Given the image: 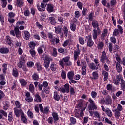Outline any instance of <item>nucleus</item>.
<instances>
[{"mask_svg":"<svg viewBox=\"0 0 125 125\" xmlns=\"http://www.w3.org/2000/svg\"><path fill=\"white\" fill-rule=\"evenodd\" d=\"M20 25H25V22L23 21H18L16 23V25L14 27V30L10 31V35L13 37H15L16 36L17 38L20 39V37H21V32L19 31V26H20Z\"/></svg>","mask_w":125,"mask_h":125,"instance_id":"1","label":"nucleus"},{"mask_svg":"<svg viewBox=\"0 0 125 125\" xmlns=\"http://www.w3.org/2000/svg\"><path fill=\"white\" fill-rule=\"evenodd\" d=\"M59 64L64 69L65 66H72V62L70 61V57H65L59 61Z\"/></svg>","mask_w":125,"mask_h":125,"instance_id":"2","label":"nucleus"},{"mask_svg":"<svg viewBox=\"0 0 125 125\" xmlns=\"http://www.w3.org/2000/svg\"><path fill=\"white\" fill-rule=\"evenodd\" d=\"M48 37L52 43H54V42H56V44L59 43V42L60 41L59 40V38L54 36L52 33L49 32L48 33Z\"/></svg>","mask_w":125,"mask_h":125,"instance_id":"3","label":"nucleus"},{"mask_svg":"<svg viewBox=\"0 0 125 125\" xmlns=\"http://www.w3.org/2000/svg\"><path fill=\"white\" fill-rule=\"evenodd\" d=\"M124 79H123V75L119 74L116 76V78L113 79V83L115 85L120 84V82H122Z\"/></svg>","mask_w":125,"mask_h":125,"instance_id":"4","label":"nucleus"},{"mask_svg":"<svg viewBox=\"0 0 125 125\" xmlns=\"http://www.w3.org/2000/svg\"><path fill=\"white\" fill-rule=\"evenodd\" d=\"M39 107L40 108L41 113H43V114H47L48 113H49V107L46 106L43 109V106H42V104H39Z\"/></svg>","mask_w":125,"mask_h":125,"instance_id":"5","label":"nucleus"},{"mask_svg":"<svg viewBox=\"0 0 125 125\" xmlns=\"http://www.w3.org/2000/svg\"><path fill=\"white\" fill-rule=\"evenodd\" d=\"M55 32L56 34L60 35L61 38L64 37V33H63V29L60 27H55Z\"/></svg>","mask_w":125,"mask_h":125,"instance_id":"6","label":"nucleus"},{"mask_svg":"<svg viewBox=\"0 0 125 125\" xmlns=\"http://www.w3.org/2000/svg\"><path fill=\"white\" fill-rule=\"evenodd\" d=\"M37 9L39 11L42 12L45 11V7H46V4L44 3H41V6L40 4H37Z\"/></svg>","mask_w":125,"mask_h":125,"instance_id":"7","label":"nucleus"},{"mask_svg":"<svg viewBox=\"0 0 125 125\" xmlns=\"http://www.w3.org/2000/svg\"><path fill=\"white\" fill-rule=\"evenodd\" d=\"M86 41L87 42V45L89 47H91L94 44V42L91 39V35L86 36Z\"/></svg>","mask_w":125,"mask_h":125,"instance_id":"8","label":"nucleus"},{"mask_svg":"<svg viewBox=\"0 0 125 125\" xmlns=\"http://www.w3.org/2000/svg\"><path fill=\"white\" fill-rule=\"evenodd\" d=\"M64 87H62V89L63 90V92L62 91V93H66V92L67 93H69V92H70V85L68 83L65 84L64 85Z\"/></svg>","mask_w":125,"mask_h":125,"instance_id":"9","label":"nucleus"},{"mask_svg":"<svg viewBox=\"0 0 125 125\" xmlns=\"http://www.w3.org/2000/svg\"><path fill=\"white\" fill-rule=\"evenodd\" d=\"M25 100L26 101H27V102H32L33 101V97L31 96V94H30V92H27L25 93Z\"/></svg>","mask_w":125,"mask_h":125,"instance_id":"10","label":"nucleus"},{"mask_svg":"<svg viewBox=\"0 0 125 125\" xmlns=\"http://www.w3.org/2000/svg\"><path fill=\"white\" fill-rule=\"evenodd\" d=\"M70 28L72 32H75L76 31L77 25H76V23H75V21H71Z\"/></svg>","mask_w":125,"mask_h":125,"instance_id":"11","label":"nucleus"},{"mask_svg":"<svg viewBox=\"0 0 125 125\" xmlns=\"http://www.w3.org/2000/svg\"><path fill=\"white\" fill-rule=\"evenodd\" d=\"M107 57V55L106 54V52L103 51L102 52V55L101 56V61L102 62L104 63L106 61V58Z\"/></svg>","mask_w":125,"mask_h":125,"instance_id":"12","label":"nucleus"},{"mask_svg":"<svg viewBox=\"0 0 125 125\" xmlns=\"http://www.w3.org/2000/svg\"><path fill=\"white\" fill-rule=\"evenodd\" d=\"M43 59L45 62H50L52 61L53 59L49 56L46 55V54L43 55Z\"/></svg>","mask_w":125,"mask_h":125,"instance_id":"13","label":"nucleus"},{"mask_svg":"<svg viewBox=\"0 0 125 125\" xmlns=\"http://www.w3.org/2000/svg\"><path fill=\"white\" fill-rule=\"evenodd\" d=\"M88 108L90 114H92V112L91 111L96 110L97 109V106H96L95 104H94L89 105Z\"/></svg>","mask_w":125,"mask_h":125,"instance_id":"14","label":"nucleus"},{"mask_svg":"<svg viewBox=\"0 0 125 125\" xmlns=\"http://www.w3.org/2000/svg\"><path fill=\"white\" fill-rule=\"evenodd\" d=\"M113 112H114V115L115 118L116 120H118V119H120V117H121V112L120 111H119L117 108L113 110Z\"/></svg>","mask_w":125,"mask_h":125,"instance_id":"15","label":"nucleus"},{"mask_svg":"<svg viewBox=\"0 0 125 125\" xmlns=\"http://www.w3.org/2000/svg\"><path fill=\"white\" fill-rule=\"evenodd\" d=\"M47 10L48 12H53L54 11V7H53V5L48 4L47 5Z\"/></svg>","mask_w":125,"mask_h":125,"instance_id":"16","label":"nucleus"},{"mask_svg":"<svg viewBox=\"0 0 125 125\" xmlns=\"http://www.w3.org/2000/svg\"><path fill=\"white\" fill-rule=\"evenodd\" d=\"M6 42L9 46H13V44L12 43V41H11V38H10V37L6 36Z\"/></svg>","mask_w":125,"mask_h":125,"instance_id":"17","label":"nucleus"},{"mask_svg":"<svg viewBox=\"0 0 125 125\" xmlns=\"http://www.w3.org/2000/svg\"><path fill=\"white\" fill-rule=\"evenodd\" d=\"M14 113L16 117H19L20 116V113H21L22 114L24 112L22 111V109L18 110L17 108H14Z\"/></svg>","mask_w":125,"mask_h":125,"instance_id":"18","label":"nucleus"},{"mask_svg":"<svg viewBox=\"0 0 125 125\" xmlns=\"http://www.w3.org/2000/svg\"><path fill=\"white\" fill-rule=\"evenodd\" d=\"M107 35H108V30L107 29L104 30L101 36V39L102 40H104V39H105V37H107Z\"/></svg>","mask_w":125,"mask_h":125,"instance_id":"19","label":"nucleus"},{"mask_svg":"<svg viewBox=\"0 0 125 125\" xmlns=\"http://www.w3.org/2000/svg\"><path fill=\"white\" fill-rule=\"evenodd\" d=\"M75 76V72L74 71H69L67 73V78L69 80H73Z\"/></svg>","mask_w":125,"mask_h":125,"instance_id":"20","label":"nucleus"},{"mask_svg":"<svg viewBox=\"0 0 125 125\" xmlns=\"http://www.w3.org/2000/svg\"><path fill=\"white\" fill-rule=\"evenodd\" d=\"M105 105H111L112 104V98L110 97H107L105 100Z\"/></svg>","mask_w":125,"mask_h":125,"instance_id":"21","label":"nucleus"},{"mask_svg":"<svg viewBox=\"0 0 125 125\" xmlns=\"http://www.w3.org/2000/svg\"><path fill=\"white\" fill-rule=\"evenodd\" d=\"M81 54V52L80 51V48H78V50L74 51V60H77L79 58V55Z\"/></svg>","mask_w":125,"mask_h":125,"instance_id":"22","label":"nucleus"},{"mask_svg":"<svg viewBox=\"0 0 125 125\" xmlns=\"http://www.w3.org/2000/svg\"><path fill=\"white\" fill-rule=\"evenodd\" d=\"M17 5L19 7H22L24 5V0H16Z\"/></svg>","mask_w":125,"mask_h":125,"instance_id":"23","label":"nucleus"},{"mask_svg":"<svg viewBox=\"0 0 125 125\" xmlns=\"http://www.w3.org/2000/svg\"><path fill=\"white\" fill-rule=\"evenodd\" d=\"M0 52L3 54H7L9 52V49L8 48H1L0 49Z\"/></svg>","mask_w":125,"mask_h":125,"instance_id":"24","label":"nucleus"},{"mask_svg":"<svg viewBox=\"0 0 125 125\" xmlns=\"http://www.w3.org/2000/svg\"><path fill=\"white\" fill-rule=\"evenodd\" d=\"M54 99L56 100V101H59L60 100V96L58 94V92L57 91H55L54 92Z\"/></svg>","mask_w":125,"mask_h":125,"instance_id":"25","label":"nucleus"},{"mask_svg":"<svg viewBox=\"0 0 125 125\" xmlns=\"http://www.w3.org/2000/svg\"><path fill=\"white\" fill-rule=\"evenodd\" d=\"M96 43L97 45V48L98 49H102L104 46V43L102 42H98L97 41L96 42Z\"/></svg>","mask_w":125,"mask_h":125,"instance_id":"26","label":"nucleus"},{"mask_svg":"<svg viewBox=\"0 0 125 125\" xmlns=\"http://www.w3.org/2000/svg\"><path fill=\"white\" fill-rule=\"evenodd\" d=\"M102 74L104 76V81H106L108 80L109 73L105 71H103Z\"/></svg>","mask_w":125,"mask_h":125,"instance_id":"27","label":"nucleus"},{"mask_svg":"<svg viewBox=\"0 0 125 125\" xmlns=\"http://www.w3.org/2000/svg\"><path fill=\"white\" fill-rule=\"evenodd\" d=\"M116 70L117 73H122V66H121V64L120 63H116Z\"/></svg>","mask_w":125,"mask_h":125,"instance_id":"28","label":"nucleus"},{"mask_svg":"<svg viewBox=\"0 0 125 125\" xmlns=\"http://www.w3.org/2000/svg\"><path fill=\"white\" fill-rule=\"evenodd\" d=\"M50 69L53 72L56 71V69H57V65L53 62L51 63Z\"/></svg>","mask_w":125,"mask_h":125,"instance_id":"29","label":"nucleus"},{"mask_svg":"<svg viewBox=\"0 0 125 125\" xmlns=\"http://www.w3.org/2000/svg\"><path fill=\"white\" fill-rule=\"evenodd\" d=\"M52 117L55 122H57V121L59 120V118H58V114L56 112L52 113Z\"/></svg>","mask_w":125,"mask_h":125,"instance_id":"30","label":"nucleus"},{"mask_svg":"<svg viewBox=\"0 0 125 125\" xmlns=\"http://www.w3.org/2000/svg\"><path fill=\"white\" fill-rule=\"evenodd\" d=\"M19 81H20V83L21 84L22 86H25L27 85V81L26 80H25V79H19Z\"/></svg>","mask_w":125,"mask_h":125,"instance_id":"31","label":"nucleus"},{"mask_svg":"<svg viewBox=\"0 0 125 125\" xmlns=\"http://www.w3.org/2000/svg\"><path fill=\"white\" fill-rule=\"evenodd\" d=\"M107 116L109 118H111L113 117V112H112V110L110 109L109 108H107V111L106 112Z\"/></svg>","mask_w":125,"mask_h":125,"instance_id":"32","label":"nucleus"},{"mask_svg":"<svg viewBox=\"0 0 125 125\" xmlns=\"http://www.w3.org/2000/svg\"><path fill=\"white\" fill-rule=\"evenodd\" d=\"M49 21L52 25H55L56 23V20H55V18L53 17H50L49 18Z\"/></svg>","mask_w":125,"mask_h":125,"instance_id":"33","label":"nucleus"},{"mask_svg":"<svg viewBox=\"0 0 125 125\" xmlns=\"http://www.w3.org/2000/svg\"><path fill=\"white\" fill-rule=\"evenodd\" d=\"M120 85H121L122 90H123V91H125V80H123L122 81H121Z\"/></svg>","mask_w":125,"mask_h":125,"instance_id":"34","label":"nucleus"},{"mask_svg":"<svg viewBox=\"0 0 125 125\" xmlns=\"http://www.w3.org/2000/svg\"><path fill=\"white\" fill-rule=\"evenodd\" d=\"M24 38L25 40H29L30 39V33L28 31H24Z\"/></svg>","mask_w":125,"mask_h":125,"instance_id":"35","label":"nucleus"},{"mask_svg":"<svg viewBox=\"0 0 125 125\" xmlns=\"http://www.w3.org/2000/svg\"><path fill=\"white\" fill-rule=\"evenodd\" d=\"M92 26L93 27V28H94V29H96V28H97V27H98L99 25H98V22L97 21L94 20L92 21Z\"/></svg>","mask_w":125,"mask_h":125,"instance_id":"36","label":"nucleus"},{"mask_svg":"<svg viewBox=\"0 0 125 125\" xmlns=\"http://www.w3.org/2000/svg\"><path fill=\"white\" fill-rule=\"evenodd\" d=\"M34 100L36 102H42V98L39 95H36Z\"/></svg>","mask_w":125,"mask_h":125,"instance_id":"37","label":"nucleus"},{"mask_svg":"<svg viewBox=\"0 0 125 125\" xmlns=\"http://www.w3.org/2000/svg\"><path fill=\"white\" fill-rule=\"evenodd\" d=\"M35 66L37 69V71H42V65L41 64H40V62H37L35 64Z\"/></svg>","mask_w":125,"mask_h":125,"instance_id":"38","label":"nucleus"},{"mask_svg":"<svg viewBox=\"0 0 125 125\" xmlns=\"http://www.w3.org/2000/svg\"><path fill=\"white\" fill-rule=\"evenodd\" d=\"M92 79H94V80H97L98 79V73L96 71L93 72L92 73Z\"/></svg>","mask_w":125,"mask_h":125,"instance_id":"39","label":"nucleus"},{"mask_svg":"<svg viewBox=\"0 0 125 125\" xmlns=\"http://www.w3.org/2000/svg\"><path fill=\"white\" fill-rule=\"evenodd\" d=\"M89 67L92 70H97V69H98V67L97 66V65L95 66V64L93 63H90Z\"/></svg>","mask_w":125,"mask_h":125,"instance_id":"40","label":"nucleus"},{"mask_svg":"<svg viewBox=\"0 0 125 125\" xmlns=\"http://www.w3.org/2000/svg\"><path fill=\"white\" fill-rule=\"evenodd\" d=\"M12 75L15 77V78H17L18 77L19 74H18V71H17V69L13 68V72H12Z\"/></svg>","mask_w":125,"mask_h":125,"instance_id":"41","label":"nucleus"},{"mask_svg":"<svg viewBox=\"0 0 125 125\" xmlns=\"http://www.w3.org/2000/svg\"><path fill=\"white\" fill-rule=\"evenodd\" d=\"M29 46L30 48H31V49H34V48H35V46H36V43L34 42H30L29 43Z\"/></svg>","mask_w":125,"mask_h":125,"instance_id":"42","label":"nucleus"},{"mask_svg":"<svg viewBox=\"0 0 125 125\" xmlns=\"http://www.w3.org/2000/svg\"><path fill=\"white\" fill-rule=\"evenodd\" d=\"M2 5V7H6L7 5V0H0Z\"/></svg>","mask_w":125,"mask_h":125,"instance_id":"43","label":"nucleus"},{"mask_svg":"<svg viewBox=\"0 0 125 125\" xmlns=\"http://www.w3.org/2000/svg\"><path fill=\"white\" fill-rule=\"evenodd\" d=\"M21 120L23 123H24V124H26V123H27V118H26V117H25L24 113H22L21 115Z\"/></svg>","mask_w":125,"mask_h":125,"instance_id":"44","label":"nucleus"},{"mask_svg":"<svg viewBox=\"0 0 125 125\" xmlns=\"http://www.w3.org/2000/svg\"><path fill=\"white\" fill-rule=\"evenodd\" d=\"M61 77L62 79H63V80L66 79V71L64 70H62Z\"/></svg>","mask_w":125,"mask_h":125,"instance_id":"45","label":"nucleus"},{"mask_svg":"<svg viewBox=\"0 0 125 125\" xmlns=\"http://www.w3.org/2000/svg\"><path fill=\"white\" fill-rule=\"evenodd\" d=\"M121 9L123 12L124 13L123 18L124 20H125V3H124V4L122 5L121 7Z\"/></svg>","mask_w":125,"mask_h":125,"instance_id":"46","label":"nucleus"},{"mask_svg":"<svg viewBox=\"0 0 125 125\" xmlns=\"http://www.w3.org/2000/svg\"><path fill=\"white\" fill-rule=\"evenodd\" d=\"M43 47V46L38 47L37 50L39 54H42V53H43V49H42Z\"/></svg>","mask_w":125,"mask_h":125,"instance_id":"47","label":"nucleus"},{"mask_svg":"<svg viewBox=\"0 0 125 125\" xmlns=\"http://www.w3.org/2000/svg\"><path fill=\"white\" fill-rule=\"evenodd\" d=\"M29 91H30V92H32V93H33V92H34L35 90V87H34V85L33 84H30L29 85Z\"/></svg>","mask_w":125,"mask_h":125,"instance_id":"48","label":"nucleus"},{"mask_svg":"<svg viewBox=\"0 0 125 125\" xmlns=\"http://www.w3.org/2000/svg\"><path fill=\"white\" fill-rule=\"evenodd\" d=\"M2 67H3V72L4 73V74H6V71H7V64H6V63H4L3 64Z\"/></svg>","mask_w":125,"mask_h":125,"instance_id":"49","label":"nucleus"},{"mask_svg":"<svg viewBox=\"0 0 125 125\" xmlns=\"http://www.w3.org/2000/svg\"><path fill=\"white\" fill-rule=\"evenodd\" d=\"M82 74L83 76H84L86 74V66H82Z\"/></svg>","mask_w":125,"mask_h":125,"instance_id":"50","label":"nucleus"},{"mask_svg":"<svg viewBox=\"0 0 125 125\" xmlns=\"http://www.w3.org/2000/svg\"><path fill=\"white\" fill-rule=\"evenodd\" d=\"M84 38L83 37H79V43L80 44L83 45L84 44Z\"/></svg>","mask_w":125,"mask_h":125,"instance_id":"51","label":"nucleus"},{"mask_svg":"<svg viewBox=\"0 0 125 125\" xmlns=\"http://www.w3.org/2000/svg\"><path fill=\"white\" fill-rule=\"evenodd\" d=\"M93 32V38L94 40H96V39H97V30H96V29H94Z\"/></svg>","mask_w":125,"mask_h":125,"instance_id":"52","label":"nucleus"},{"mask_svg":"<svg viewBox=\"0 0 125 125\" xmlns=\"http://www.w3.org/2000/svg\"><path fill=\"white\" fill-rule=\"evenodd\" d=\"M32 78L34 81H38V80H39V75L37 73H34L32 75Z\"/></svg>","mask_w":125,"mask_h":125,"instance_id":"53","label":"nucleus"},{"mask_svg":"<svg viewBox=\"0 0 125 125\" xmlns=\"http://www.w3.org/2000/svg\"><path fill=\"white\" fill-rule=\"evenodd\" d=\"M8 119L10 122H12L13 120V117L12 116V112H10L8 115Z\"/></svg>","mask_w":125,"mask_h":125,"instance_id":"54","label":"nucleus"},{"mask_svg":"<svg viewBox=\"0 0 125 125\" xmlns=\"http://www.w3.org/2000/svg\"><path fill=\"white\" fill-rule=\"evenodd\" d=\"M29 52L32 57H35L36 55V51H35V50H34L33 49H31L29 50Z\"/></svg>","mask_w":125,"mask_h":125,"instance_id":"55","label":"nucleus"},{"mask_svg":"<svg viewBox=\"0 0 125 125\" xmlns=\"http://www.w3.org/2000/svg\"><path fill=\"white\" fill-rule=\"evenodd\" d=\"M27 115L29 118H31V119H33L34 117V114H33L32 111H30V109H29L28 111L27 112Z\"/></svg>","mask_w":125,"mask_h":125,"instance_id":"56","label":"nucleus"},{"mask_svg":"<svg viewBox=\"0 0 125 125\" xmlns=\"http://www.w3.org/2000/svg\"><path fill=\"white\" fill-rule=\"evenodd\" d=\"M70 120L72 125H75L77 123V120L75 117H70Z\"/></svg>","mask_w":125,"mask_h":125,"instance_id":"57","label":"nucleus"},{"mask_svg":"<svg viewBox=\"0 0 125 125\" xmlns=\"http://www.w3.org/2000/svg\"><path fill=\"white\" fill-rule=\"evenodd\" d=\"M63 30L65 36L68 37V27L64 26L63 28Z\"/></svg>","mask_w":125,"mask_h":125,"instance_id":"58","label":"nucleus"},{"mask_svg":"<svg viewBox=\"0 0 125 125\" xmlns=\"http://www.w3.org/2000/svg\"><path fill=\"white\" fill-rule=\"evenodd\" d=\"M47 122L49 124H53V122H54V119L52 117H50L48 118Z\"/></svg>","mask_w":125,"mask_h":125,"instance_id":"59","label":"nucleus"},{"mask_svg":"<svg viewBox=\"0 0 125 125\" xmlns=\"http://www.w3.org/2000/svg\"><path fill=\"white\" fill-rule=\"evenodd\" d=\"M52 55L54 57H56L57 56V49L55 48H53V49Z\"/></svg>","mask_w":125,"mask_h":125,"instance_id":"60","label":"nucleus"},{"mask_svg":"<svg viewBox=\"0 0 125 125\" xmlns=\"http://www.w3.org/2000/svg\"><path fill=\"white\" fill-rule=\"evenodd\" d=\"M25 65V62H19V63H18V66L20 68H23V66Z\"/></svg>","mask_w":125,"mask_h":125,"instance_id":"61","label":"nucleus"},{"mask_svg":"<svg viewBox=\"0 0 125 125\" xmlns=\"http://www.w3.org/2000/svg\"><path fill=\"white\" fill-rule=\"evenodd\" d=\"M117 111H119V112H122L123 111V106L121 104H118L117 105Z\"/></svg>","mask_w":125,"mask_h":125,"instance_id":"62","label":"nucleus"},{"mask_svg":"<svg viewBox=\"0 0 125 125\" xmlns=\"http://www.w3.org/2000/svg\"><path fill=\"white\" fill-rule=\"evenodd\" d=\"M49 64H50V62H44V67L46 69H48V67H49Z\"/></svg>","mask_w":125,"mask_h":125,"instance_id":"63","label":"nucleus"},{"mask_svg":"<svg viewBox=\"0 0 125 125\" xmlns=\"http://www.w3.org/2000/svg\"><path fill=\"white\" fill-rule=\"evenodd\" d=\"M27 66L29 68H32V67L34 66V62L32 61L28 62H27Z\"/></svg>","mask_w":125,"mask_h":125,"instance_id":"64","label":"nucleus"}]
</instances>
